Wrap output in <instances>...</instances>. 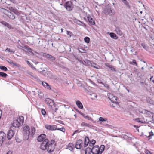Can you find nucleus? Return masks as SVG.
Wrapping results in <instances>:
<instances>
[{"instance_id": "obj_1", "label": "nucleus", "mask_w": 154, "mask_h": 154, "mask_svg": "<svg viewBox=\"0 0 154 154\" xmlns=\"http://www.w3.org/2000/svg\"><path fill=\"white\" fill-rule=\"evenodd\" d=\"M24 121V117L22 116H20L13 121L11 125L13 127L18 128L23 124Z\"/></svg>"}, {"instance_id": "obj_2", "label": "nucleus", "mask_w": 154, "mask_h": 154, "mask_svg": "<svg viewBox=\"0 0 154 154\" xmlns=\"http://www.w3.org/2000/svg\"><path fill=\"white\" fill-rule=\"evenodd\" d=\"M105 146L101 145L100 147L98 146H93L91 152L93 154H101L104 150Z\"/></svg>"}, {"instance_id": "obj_3", "label": "nucleus", "mask_w": 154, "mask_h": 154, "mask_svg": "<svg viewBox=\"0 0 154 154\" xmlns=\"http://www.w3.org/2000/svg\"><path fill=\"white\" fill-rule=\"evenodd\" d=\"M45 102L48 105L49 107L52 111L56 112L58 109L56 107V104L54 101L49 98H46L45 100Z\"/></svg>"}, {"instance_id": "obj_4", "label": "nucleus", "mask_w": 154, "mask_h": 154, "mask_svg": "<svg viewBox=\"0 0 154 154\" xmlns=\"http://www.w3.org/2000/svg\"><path fill=\"white\" fill-rule=\"evenodd\" d=\"M56 146L55 141L54 140H52L49 143L48 146L47 151L48 152H52L54 150Z\"/></svg>"}, {"instance_id": "obj_5", "label": "nucleus", "mask_w": 154, "mask_h": 154, "mask_svg": "<svg viewBox=\"0 0 154 154\" xmlns=\"http://www.w3.org/2000/svg\"><path fill=\"white\" fill-rule=\"evenodd\" d=\"M64 7L69 11L72 10L74 8L73 3L71 1L66 2L64 5Z\"/></svg>"}, {"instance_id": "obj_6", "label": "nucleus", "mask_w": 154, "mask_h": 154, "mask_svg": "<svg viewBox=\"0 0 154 154\" xmlns=\"http://www.w3.org/2000/svg\"><path fill=\"white\" fill-rule=\"evenodd\" d=\"M49 140L48 139H45L43 140L42 143L40 148L42 150H45L48 148V144Z\"/></svg>"}, {"instance_id": "obj_7", "label": "nucleus", "mask_w": 154, "mask_h": 154, "mask_svg": "<svg viewBox=\"0 0 154 154\" xmlns=\"http://www.w3.org/2000/svg\"><path fill=\"white\" fill-rule=\"evenodd\" d=\"M3 12L11 19L14 20L15 18V16L11 12L6 9H4Z\"/></svg>"}, {"instance_id": "obj_8", "label": "nucleus", "mask_w": 154, "mask_h": 154, "mask_svg": "<svg viewBox=\"0 0 154 154\" xmlns=\"http://www.w3.org/2000/svg\"><path fill=\"white\" fill-rule=\"evenodd\" d=\"M83 144L82 141L80 139L78 140L75 144V148L77 149H84Z\"/></svg>"}, {"instance_id": "obj_9", "label": "nucleus", "mask_w": 154, "mask_h": 154, "mask_svg": "<svg viewBox=\"0 0 154 154\" xmlns=\"http://www.w3.org/2000/svg\"><path fill=\"white\" fill-rule=\"evenodd\" d=\"M23 131L25 133L24 134H26L25 135L26 139H28L29 137L30 134V128L27 125L25 126L23 128Z\"/></svg>"}, {"instance_id": "obj_10", "label": "nucleus", "mask_w": 154, "mask_h": 154, "mask_svg": "<svg viewBox=\"0 0 154 154\" xmlns=\"http://www.w3.org/2000/svg\"><path fill=\"white\" fill-rule=\"evenodd\" d=\"M45 127L46 129L51 131L56 130L57 129V126L54 125H51L46 124L45 125Z\"/></svg>"}, {"instance_id": "obj_11", "label": "nucleus", "mask_w": 154, "mask_h": 154, "mask_svg": "<svg viewBox=\"0 0 154 154\" xmlns=\"http://www.w3.org/2000/svg\"><path fill=\"white\" fill-rule=\"evenodd\" d=\"M6 134L3 132L0 131V146H1L6 138Z\"/></svg>"}, {"instance_id": "obj_12", "label": "nucleus", "mask_w": 154, "mask_h": 154, "mask_svg": "<svg viewBox=\"0 0 154 154\" xmlns=\"http://www.w3.org/2000/svg\"><path fill=\"white\" fill-rule=\"evenodd\" d=\"M109 99L113 103H117L118 98L117 97L115 96L112 94L109 93L108 94Z\"/></svg>"}, {"instance_id": "obj_13", "label": "nucleus", "mask_w": 154, "mask_h": 154, "mask_svg": "<svg viewBox=\"0 0 154 154\" xmlns=\"http://www.w3.org/2000/svg\"><path fill=\"white\" fill-rule=\"evenodd\" d=\"M15 134V132L12 130H10L9 131L7 137L8 139H11L14 136Z\"/></svg>"}, {"instance_id": "obj_14", "label": "nucleus", "mask_w": 154, "mask_h": 154, "mask_svg": "<svg viewBox=\"0 0 154 154\" xmlns=\"http://www.w3.org/2000/svg\"><path fill=\"white\" fill-rule=\"evenodd\" d=\"M46 135L44 134H42L38 136L37 138L38 141L41 142L43 141L46 138Z\"/></svg>"}, {"instance_id": "obj_15", "label": "nucleus", "mask_w": 154, "mask_h": 154, "mask_svg": "<svg viewBox=\"0 0 154 154\" xmlns=\"http://www.w3.org/2000/svg\"><path fill=\"white\" fill-rule=\"evenodd\" d=\"M0 23L2 25L7 27L8 28L10 29H12L13 28L11 26V25L9 24L7 22L5 21H1L0 22Z\"/></svg>"}, {"instance_id": "obj_16", "label": "nucleus", "mask_w": 154, "mask_h": 154, "mask_svg": "<svg viewBox=\"0 0 154 154\" xmlns=\"http://www.w3.org/2000/svg\"><path fill=\"white\" fill-rule=\"evenodd\" d=\"M89 141L90 140L89 138L87 137H86L84 139V143L83 145L84 148L87 146L88 144H89Z\"/></svg>"}, {"instance_id": "obj_17", "label": "nucleus", "mask_w": 154, "mask_h": 154, "mask_svg": "<svg viewBox=\"0 0 154 154\" xmlns=\"http://www.w3.org/2000/svg\"><path fill=\"white\" fill-rule=\"evenodd\" d=\"M105 65L106 67L109 68L112 71L115 72L116 71V69L112 65H109V63H105Z\"/></svg>"}, {"instance_id": "obj_18", "label": "nucleus", "mask_w": 154, "mask_h": 154, "mask_svg": "<svg viewBox=\"0 0 154 154\" xmlns=\"http://www.w3.org/2000/svg\"><path fill=\"white\" fill-rule=\"evenodd\" d=\"M106 14L110 15H112L115 14V12L112 11L111 8H109L107 9Z\"/></svg>"}, {"instance_id": "obj_19", "label": "nucleus", "mask_w": 154, "mask_h": 154, "mask_svg": "<svg viewBox=\"0 0 154 154\" xmlns=\"http://www.w3.org/2000/svg\"><path fill=\"white\" fill-rule=\"evenodd\" d=\"M45 57L51 60H54L55 58L53 56L48 54H45Z\"/></svg>"}, {"instance_id": "obj_20", "label": "nucleus", "mask_w": 154, "mask_h": 154, "mask_svg": "<svg viewBox=\"0 0 154 154\" xmlns=\"http://www.w3.org/2000/svg\"><path fill=\"white\" fill-rule=\"evenodd\" d=\"M74 148V145L72 143H69L67 146L66 147V149H69L70 151L72 150Z\"/></svg>"}, {"instance_id": "obj_21", "label": "nucleus", "mask_w": 154, "mask_h": 154, "mask_svg": "<svg viewBox=\"0 0 154 154\" xmlns=\"http://www.w3.org/2000/svg\"><path fill=\"white\" fill-rule=\"evenodd\" d=\"M42 85L43 86H44V87H45V88H46L50 90L51 88V86H50L48 83H47L45 82H42Z\"/></svg>"}, {"instance_id": "obj_22", "label": "nucleus", "mask_w": 154, "mask_h": 154, "mask_svg": "<svg viewBox=\"0 0 154 154\" xmlns=\"http://www.w3.org/2000/svg\"><path fill=\"white\" fill-rule=\"evenodd\" d=\"M24 48L29 51L28 53L29 54L34 55V53L32 51V50L28 46H25Z\"/></svg>"}, {"instance_id": "obj_23", "label": "nucleus", "mask_w": 154, "mask_h": 154, "mask_svg": "<svg viewBox=\"0 0 154 154\" xmlns=\"http://www.w3.org/2000/svg\"><path fill=\"white\" fill-rule=\"evenodd\" d=\"M115 31L116 33L119 35L122 36L123 35V32L122 31L119 29V28L117 27Z\"/></svg>"}, {"instance_id": "obj_24", "label": "nucleus", "mask_w": 154, "mask_h": 154, "mask_svg": "<svg viewBox=\"0 0 154 154\" xmlns=\"http://www.w3.org/2000/svg\"><path fill=\"white\" fill-rule=\"evenodd\" d=\"M88 19L90 24L93 25L95 24V22L94 21L93 19L91 17L88 16Z\"/></svg>"}, {"instance_id": "obj_25", "label": "nucleus", "mask_w": 154, "mask_h": 154, "mask_svg": "<svg viewBox=\"0 0 154 154\" xmlns=\"http://www.w3.org/2000/svg\"><path fill=\"white\" fill-rule=\"evenodd\" d=\"M109 35L113 39H117L118 38V37L115 34L113 33H110Z\"/></svg>"}, {"instance_id": "obj_26", "label": "nucleus", "mask_w": 154, "mask_h": 154, "mask_svg": "<svg viewBox=\"0 0 154 154\" xmlns=\"http://www.w3.org/2000/svg\"><path fill=\"white\" fill-rule=\"evenodd\" d=\"M76 104L78 107L80 109H82L83 107V105L79 101L76 102Z\"/></svg>"}, {"instance_id": "obj_27", "label": "nucleus", "mask_w": 154, "mask_h": 154, "mask_svg": "<svg viewBox=\"0 0 154 154\" xmlns=\"http://www.w3.org/2000/svg\"><path fill=\"white\" fill-rule=\"evenodd\" d=\"M92 149L89 147H87L86 148L85 151V154H91V152Z\"/></svg>"}, {"instance_id": "obj_28", "label": "nucleus", "mask_w": 154, "mask_h": 154, "mask_svg": "<svg viewBox=\"0 0 154 154\" xmlns=\"http://www.w3.org/2000/svg\"><path fill=\"white\" fill-rule=\"evenodd\" d=\"M96 141L92 139L91 141H89V146H90L92 147L94 145Z\"/></svg>"}, {"instance_id": "obj_29", "label": "nucleus", "mask_w": 154, "mask_h": 154, "mask_svg": "<svg viewBox=\"0 0 154 154\" xmlns=\"http://www.w3.org/2000/svg\"><path fill=\"white\" fill-rule=\"evenodd\" d=\"M8 75L4 72H0V76L3 78H6Z\"/></svg>"}, {"instance_id": "obj_30", "label": "nucleus", "mask_w": 154, "mask_h": 154, "mask_svg": "<svg viewBox=\"0 0 154 154\" xmlns=\"http://www.w3.org/2000/svg\"><path fill=\"white\" fill-rule=\"evenodd\" d=\"M81 125L82 126H85L87 127H89L90 126V125L86 123L85 122H82L81 124Z\"/></svg>"}, {"instance_id": "obj_31", "label": "nucleus", "mask_w": 154, "mask_h": 154, "mask_svg": "<svg viewBox=\"0 0 154 154\" xmlns=\"http://www.w3.org/2000/svg\"><path fill=\"white\" fill-rule=\"evenodd\" d=\"M154 135L153 133L152 132H149L148 134L146 135V136L148 137H150Z\"/></svg>"}, {"instance_id": "obj_32", "label": "nucleus", "mask_w": 154, "mask_h": 154, "mask_svg": "<svg viewBox=\"0 0 154 154\" xmlns=\"http://www.w3.org/2000/svg\"><path fill=\"white\" fill-rule=\"evenodd\" d=\"M5 52H11L13 53H14L15 52V51H14L12 50H11L10 48H7L5 50Z\"/></svg>"}, {"instance_id": "obj_33", "label": "nucleus", "mask_w": 154, "mask_h": 154, "mask_svg": "<svg viewBox=\"0 0 154 154\" xmlns=\"http://www.w3.org/2000/svg\"><path fill=\"white\" fill-rule=\"evenodd\" d=\"M90 38L88 37H86L84 38V41H85L87 43H89L90 42Z\"/></svg>"}, {"instance_id": "obj_34", "label": "nucleus", "mask_w": 154, "mask_h": 154, "mask_svg": "<svg viewBox=\"0 0 154 154\" xmlns=\"http://www.w3.org/2000/svg\"><path fill=\"white\" fill-rule=\"evenodd\" d=\"M129 63L130 64H132L133 65L134 64V65H136V66H137V63L136 61L134 60H133L132 62H130Z\"/></svg>"}, {"instance_id": "obj_35", "label": "nucleus", "mask_w": 154, "mask_h": 154, "mask_svg": "<svg viewBox=\"0 0 154 154\" xmlns=\"http://www.w3.org/2000/svg\"><path fill=\"white\" fill-rule=\"evenodd\" d=\"M0 68L2 70L4 71H6L7 70V69L6 67L2 66H0Z\"/></svg>"}, {"instance_id": "obj_36", "label": "nucleus", "mask_w": 154, "mask_h": 154, "mask_svg": "<svg viewBox=\"0 0 154 154\" xmlns=\"http://www.w3.org/2000/svg\"><path fill=\"white\" fill-rule=\"evenodd\" d=\"M99 120L100 121H106L107 120V119L106 118H103L100 117L99 118Z\"/></svg>"}, {"instance_id": "obj_37", "label": "nucleus", "mask_w": 154, "mask_h": 154, "mask_svg": "<svg viewBox=\"0 0 154 154\" xmlns=\"http://www.w3.org/2000/svg\"><path fill=\"white\" fill-rule=\"evenodd\" d=\"M91 98L92 99H95L97 98V95L95 94H91Z\"/></svg>"}, {"instance_id": "obj_38", "label": "nucleus", "mask_w": 154, "mask_h": 154, "mask_svg": "<svg viewBox=\"0 0 154 154\" xmlns=\"http://www.w3.org/2000/svg\"><path fill=\"white\" fill-rule=\"evenodd\" d=\"M56 130H58L61 131L63 132H64L65 131V128L63 127H62L60 128H58L57 127V129H56Z\"/></svg>"}, {"instance_id": "obj_39", "label": "nucleus", "mask_w": 154, "mask_h": 154, "mask_svg": "<svg viewBox=\"0 0 154 154\" xmlns=\"http://www.w3.org/2000/svg\"><path fill=\"white\" fill-rule=\"evenodd\" d=\"M9 10L14 13H15L17 11L14 8L12 7H9Z\"/></svg>"}, {"instance_id": "obj_40", "label": "nucleus", "mask_w": 154, "mask_h": 154, "mask_svg": "<svg viewBox=\"0 0 154 154\" xmlns=\"http://www.w3.org/2000/svg\"><path fill=\"white\" fill-rule=\"evenodd\" d=\"M140 119L139 118H136V119H133V120L134 121H136L138 122H139V123H143V122H142V121H140L139 120H140Z\"/></svg>"}, {"instance_id": "obj_41", "label": "nucleus", "mask_w": 154, "mask_h": 154, "mask_svg": "<svg viewBox=\"0 0 154 154\" xmlns=\"http://www.w3.org/2000/svg\"><path fill=\"white\" fill-rule=\"evenodd\" d=\"M31 133H32V135L33 134L35 133V129L34 127H32L31 128Z\"/></svg>"}, {"instance_id": "obj_42", "label": "nucleus", "mask_w": 154, "mask_h": 154, "mask_svg": "<svg viewBox=\"0 0 154 154\" xmlns=\"http://www.w3.org/2000/svg\"><path fill=\"white\" fill-rule=\"evenodd\" d=\"M41 112L43 115H45L46 114V112L45 110L44 109H42L41 110Z\"/></svg>"}, {"instance_id": "obj_43", "label": "nucleus", "mask_w": 154, "mask_h": 154, "mask_svg": "<svg viewBox=\"0 0 154 154\" xmlns=\"http://www.w3.org/2000/svg\"><path fill=\"white\" fill-rule=\"evenodd\" d=\"M123 2L125 3V4L127 6L129 7L128 3V2L126 1V0H125V1H123Z\"/></svg>"}, {"instance_id": "obj_44", "label": "nucleus", "mask_w": 154, "mask_h": 154, "mask_svg": "<svg viewBox=\"0 0 154 154\" xmlns=\"http://www.w3.org/2000/svg\"><path fill=\"white\" fill-rule=\"evenodd\" d=\"M67 34L68 35H70V37H71L72 35V33L70 31H67Z\"/></svg>"}, {"instance_id": "obj_45", "label": "nucleus", "mask_w": 154, "mask_h": 154, "mask_svg": "<svg viewBox=\"0 0 154 154\" xmlns=\"http://www.w3.org/2000/svg\"><path fill=\"white\" fill-rule=\"evenodd\" d=\"M91 66L92 67H93L95 68H96V66L97 65L96 64L94 63H91Z\"/></svg>"}, {"instance_id": "obj_46", "label": "nucleus", "mask_w": 154, "mask_h": 154, "mask_svg": "<svg viewBox=\"0 0 154 154\" xmlns=\"http://www.w3.org/2000/svg\"><path fill=\"white\" fill-rule=\"evenodd\" d=\"M146 154H152L150 151L148 150H146L145 151Z\"/></svg>"}, {"instance_id": "obj_47", "label": "nucleus", "mask_w": 154, "mask_h": 154, "mask_svg": "<svg viewBox=\"0 0 154 154\" xmlns=\"http://www.w3.org/2000/svg\"><path fill=\"white\" fill-rule=\"evenodd\" d=\"M85 117L88 119V120H91V118L89 117L88 116H86Z\"/></svg>"}, {"instance_id": "obj_48", "label": "nucleus", "mask_w": 154, "mask_h": 154, "mask_svg": "<svg viewBox=\"0 0 154 154\" xmlns=\"http://www.w3.org/2000/svg\"><path fill=\"white\" fill-rule=\"evenodd\" d=\"M26 63H27V64L29 65V66H30L31 67H32V64L30 63V62H29V61H27Z\"/></svg>"}, {"instance_id": "obj_49", "label": "nucleus", "mask_w": 154, "mask_h": 154, "mask_svg": "<svg viewBox=\"0 0 154 154\" xmlns=\"http://www.w3.org/2000/svg\"><path fill=\"white\" fill-rule=\"evenodd\" d=\"M12 151H8L7 153L6 154H12Z\"/></svg>"}, {"instance_id": "obj_50", "label": "nucleus", "mask_w": 154, "mask_h": 154, "mask_svg": "<svg viewBox=\"0 0 154 154\" xmlns=\"http://www.w3.org/2000/svg\"><path fill=\"white\" fill-rule=\"evenodd\" d=\"M153 78V76H152L150 78V80L151 81H152L153 83H154V80H152V78Z\"/></svg>"}, {"instance_id": "obj_51", "label": "nucleus", "mask_w": 154, "mask_h": 154, "mask_svg": "<svg viewBox=\"0 0 154 154\" xmlns=\"http://www.w3.org/2000/svg\"><path fill=\"white\" fill-rule=\"evenodd\" d=\"M61 32H63V29H61Z\"/></svg>"}, {"instance_id": "obj_52", "label": "nucleus", "mask_w": 154, "mask_h": 154, "mask_svg": "<svg viewBox=\"0 0 154 154\" xmlns=\"http://www.w3.org/2000/svg\"><path fill=\"white\" fill-rule=\"evenodd\" d=\"M140 14H142V11H140Z\"/></svg>"}, {"instance_id": "obj_53", "label": "nucleus", "mask_w": 154, "mask_h": 154, "mask_svg": "<svg viewBox=\"0 0 154 154\" xmlns=\"http://www.w3.org/2000/svg\"><path fill=\"white\" fill-rule=\"evenodd\" d=\"M125 0H122V1H125Z\"/></svg>"}, {"instance_id": "obj_54", "label": "nucleus", "mask_w": 154, "mask_h": 154, "mask_svg": "<svg viewBox=\"0 0 154 154\" xmlns=\"http://www.w3.org/2000/svg\"><path fill=\"white\" fill-rule=\"evenodd\" d=\"M142 69H143V67H142Z\"/></svg>"}]
</instances>
